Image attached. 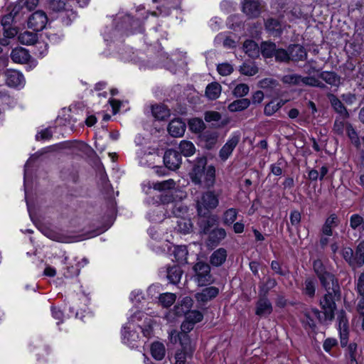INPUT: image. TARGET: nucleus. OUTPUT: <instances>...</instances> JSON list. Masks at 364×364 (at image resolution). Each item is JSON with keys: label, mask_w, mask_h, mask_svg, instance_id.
Segmentation results:
<instances>
[{"label": "nucleus", "mask_w": 364, "mask_h": 364, "mask_svg": "<svg viewBox=\"0 0 364 364\" xmlns=\"http://www.w3.org/2000/svg\"><path fill=\"white\" fill-rule=\"evenodd\" d=\"M206 164L205 156L197 157L189 176L194 184L210 188L215 183V168L213 165L206 167Z\"/></svg>", "instance_id": "1"}, {"label": "nucleus", "mask_w": 364, "mask_h": 364, "mask_svg": "<svg viewBox=\"0 0 364 364\" xmlns=\"http://www.w3.org/2000/svg\"><path fill=\"white\" fill-rule=\"evenodd\" d=\"M341 298V291L338 294H336L332 291H327L323 296L320 299V306L322 309V313L316 309H312V314L318 318L321 323H328L334 318V312L336 309V301Z\"/></svg>", "instance_id": "2"}, {"label": "nucleus", "mask_w": 364, "mask_h": 364, "mask_svg": "<svg viewBox=\"0 0 364 364\" xmlns=\"http://www.w3.org/2000/svg\"><path fill=\"white\" fill-rule=\"evenodd\" d=\"M144 316V313L135 312L129 318V325L123 327L122 331V343L131 348H135L138 346L139 336V333L132 327L131 323L139 321Z\"/></svg>", "instance_id": "3"}, {"label": "nucleus", "mask_w": 364, "mask_h": 364, "mask_svg": "<svg viewBox=\"0 0 364 364\" xmlns=\"http://www.w3.org/2000/svg\"><path fill=\"white\" fill-rule=\"evenodd\" d=\"M218 194L214 191L204 192L197 200V210L200 215H206L210 210L216 208L219 204Z\"/></svg>", "instance_id": "4"}, {"label": "nucleus", "mask_w": 364, "mask_h": 364, "mask_svg": "<svg viewBox=\"0 0 364 364\" xmlns=\"http://www.w3.org/2000/svg\"><path fill=\"white\" fill-rule=\"evenodd\" d=\"M196 272V279L199 286H205L213 282V278L210 274V266L203 262H197L193 267Z\"/></svg>", "instance_id": "5"}, {"label": "nucleus", "mask_w": 364, "mask_h": 364, "mask_svg": "<svg viewBox=\"0 0 364 364\" xmlns=\"http://www.w3.org/2000/svg\"><path fill=\"white\" fill-rule=\"evenodd\" d=\"M240 139V134L234 133L228 139L219 151V157L222 161H225L232 155Z\"/></svg>", "instance_id": "6"}, {"label": "nucleus", "mask_w": 364, "mask_h": 364, "mask_svg": "<svg viewBox=\"0 0 364 364\" xmlns=\"http://www.w3.org/2000/svg\"><path fill=\"white\" fill-rule=\"evenodd\" d=\"M48 22V18L45 12L37 11L32 14L28 20V26L33 31H42Z\"/></svg>", "instance_id": "7"}, {"label": "nucleus", "mask_w": 364, "mask_h": 364, "mask_svg": "<svg viewBox=\"0 0 364 364\" xmlns=\"http://www.w3.org/2000/svg\"><path fill=\"white\" fill-rule=\"evenodd\" d=\"M164 163L166 168L175 171L180 167L182 163V157L177 151L168 149L164 154Z\"/></svg>", "instance_id": "8"}, {"label": "nucleus", "mask_w": 364, "mask_h": 364, "mask_svg": "<svg viewBox=\"0 0 364 364\" xmlns=\"http://www.w3.org/2000/svg\"><path fill=\"white\" fill-rule=\"evenodd\" d=\"M193 306V299L189 296L184 297L179 304L174 306L173 312H169L166 315V318L168 321H171V316L173 314L177 316H181L184 314H187L189 312L190 309Z\"/></svg>", "instance_id": "9"}, {"label": "nucleus", "mask_w": 364, "mask_h": 364, "mask_svg": "<svg viewBox=\"0 0 364 364\" xmlns=\"http://www.w3.org/2000/svg\"><path fill=\"white\" fill-rule=\"evenodd\" d=\"M338 320L341 345L342 347H346L348 339V321L343 311L338 314Z\"/></svg>", "instance_id": "10"}, {"label": "nucleus", "mask_w": 364, "mask_h": 364, "mask_svg": "<svg viewBox=\"0 0 364 364\" xmlns=\"http://www.w3.org/2000/svg\"><path fill=\"white\" fill-rule=\"evenodd\" d=\"M318 278L321 285L325 289L326 292L332 291L336 294H338V291H341L338 281L333 274L329 272H326V274L321 275Z\"/></svg>", "instance_id": "11"}, {"label": "nucleus", "mask_w": 364, "mask_h": 364, "mask_svg": "<svg viewBox=\"0 0 364 364\" xmlns=\"http://www.w3.org/2000/svg\"><path fill=\"white\" fill-rule=\"evenodd\" d=\"M6 83L12 87H21L24 85L23 75L16 70H8L5 72Z\"/></svg>", "instance_id": "12"}, {"label": "nucleus", "mask_w": 364, "mask_h": 364, "mask_svg": "<svg viewBox=\"0 0 364 364\" xmlns=\"http://www.w3.org/2000/svg\"><path fill=\"white\" fill-rule=\"evenodd\" d=\"M261 10L260 2L258 0H244L242 11L250 17L257 16Z\"/></svg>", "instance_id": "13"}, {"label": "nucleus", "mask_w": 364, "mask_h": 364, "mask_svg": "<svg viewBox=\"0 0 364 364\" xmlns=\"http://www.w3.org/2000/svg\"><path fill=\"white\" fill-rule=\"evenodd\" d=\"M218 294L219 289L217 287H209L196 294L195 297L198 302L205 304L216 297Z\"/></svg>", "instance_id": "14"}, {"label": "nucleus", "mask_w": 364, "mask_h": 364, "mask_svg": "<svg viewBox=\"0 0 364 364\" xmlns=\"http://www.w3.org/2000/svg\"><path fill=\"white\" fill-rule=\"evenodd\" d=\"M186 130V124L179 119L172 120L168 127L169 134L174 137L182 136Z\"/></svg>", "instance_id": "15"}, {"label": "nucleus", "mask_w": 364, "mask_h": 364, "mask_svg": "<svg viewBox=\"0 0 364 364\" xmlns=\"http://www.w3.org/2000/svg\"><path fill=\"white\" fill-rule=\"evenodd\" d=\"M272 311L271 302L265 297L260 298L256 304L255 314L259 316L269 315Z\"/></svg>", "instance_id": "16"}, {"label": "nucleus", "mask_w": 364, "mask_h": 364, "mask_svg": "<svg viewBox=\"0 0 364 364\" xmlns=\"http://www.w3.org/2000/svg\"><path fill=\"white\" fill-rule=\"evenodd\" d=\"M291 60L293 61L304 60L306 58L307 53L305 48L298 44L289 46Z\"/></svg>", "instance_id": "17"}, {"label": "nucleus", "mask_w": 364, "mask_h": 364, "mask_svg": "<svg viewBox=\"0 0 364 364\" xmlns=\"http://www.w3.org/2000/svg\"><path fill=\"white\" fill-rule=\"evenodd\" d=\"M339 220L336 215L331 214L326 220L321 231L323 235L331 236L333 235V229L338 225Z\"/></svg>", "instance_id": "18"}, {"label": "nucleus", "mask_w": 364, "mask_h": 364, "mask_svg": "<svg viewBox=\"0 0 364 364\" xmlns=\"http://www.w3.org/2000/svg\"><path fill=\"white\" fill-rule=\"evenodd\" d=\"M227 259V251L224 248H219L214 251L210 257V262L215 267L221 266Z\"/></svg>", "instance_id": "19"}, {"label": "nucleus", "mask_w": 364, "mask_h": 364, "mask_svg": "<svg viewBox=\"0 0 364 364\" xmlns=\"http://www.w3.org/2000/svg\"><path fill=\"white\" fill-rule=\"evenodd\" d=\"M319 77L331 87L338 88L341 83V77L334 72L323 71Z\"/></svg>", "instance_id": "20"}, {"label": "nucleus", "mask_w": 364, "mask_h": 364, "mask_svg": "<svg viewBox=\"0 0 364 364\" xmlns=\"http://www.w3.org/2000/svg\"><path fill=\"white\" fill-rule=\"evenodd\" d=\"M29 54L26 49L23 48H16L11 53L12 60L17 63H24L29 59Z\"/></svg>", "instance_id": "21"}, {"label": "nucleus", "mask_w": 364, "mask_h": 364, "mask_svg": "<svg viewBox=\"0 0 364 364\" xmlns=\"http://www.w3.org/2000/svg\"><path fill=\"white\" fill-rule=\"evenodd\" d=\"M265 27L269 33L274 36H279L283 28L281 23L274 18L268 19L265 23Z\"/></svg>", "instance_id": "22"}, {"label": "nucleus", "mask_w": 364, "mask_h": 364, "mask_svg": "<svg viewBox=\"0 0 364 364\" xmlns=\"http://www.w3.org/2000/svg\"><path fill=\"white\" fill-rule=\"evenodd\" d=\"M151 112L153 116L158 120H165L170 116L169 109L164 105L152 106Z\"/></svg>", "instance_id": "23"}, {"label": "nucleus", "mask_w": 364, "mask_h": 364, "mask_svg": "<svg viewBox=\"0 0 364 364\" xmlns=\"http://www.w3.org/2000/svg\"><path fill=\"white\" fill-rule=\"evenodd\" d=\"M151 354L152 357L157 360H162L166 354V348L164 343L159 341H155L151 345Z\"/></svg>", "instance_id": "24"}, {"label": "nucleus", "mask_w": 364, "mask_h": 364, "mask_svg": "<svg viewBox=\"0 0 364 364\" xmlns=\"http://www.w3.org/2000/svg\"><path fill=\"white\" fill-rule=\"evenodd\" d=\"M226 237V232L223 228H216L209 235L208 245H215Z\"/></svg>", "instance_id": "25"}, {"label": "nucleus", "mask_w": 364, "mask_h": 364, "mask_svg": "<svg viewBox=\"0 0 364 364\" xmlns=\"http://www.w3.org/2000/svg\"><path fill=\"white\" fill-rule=\"evenodd\" d=\"M222 87L218 82L209 84L205 89L206 97L211 100L218 99L221 94Z\"/></svg>", "instance_id": "26"}, {"label": "nucleus", "mask_w": 364, "mask_h": 364, "mask_svg": "<svg viewBox=\"0 0 364 364\" xmlns=\"http://www.w3.org/2000/svg\"><path fill=\"white\" fill-rule=\"evenodd\" d=\"M250 105V101L247 98L236 100L228 105V109L231 112H240L247 109Z\"/></svg>", "instance_id": "27"}, {"label": "nucleus", "mask_w": 364, "mask_h": 364, "mask_svg": "<svg viewBox=\"0 0 364 364\" xmlns=\"http://www.w3.org/2000/svg\"><path fill=\"white\" fill-rule=\"evenodd\" d=\"M172 252L177 262L179 264L186 263L188 251L186 246H175Z\"/></svg>", "instance_id": "28"}, {"label": "nucleus", "mask_w": 364, "mask_h": 364, "mask_svg": "<svg viewBox=\"0 0 364 364\" xmlns=\"http://www.w3.org/2000/svg\"><path fill=\"white\" fill-rule=\"evenodd\" d=\"M364 264V241L360 242L354 255V269L360 267Z\"/></svg>", "instance_id": "29"}, {"label": "nucleus", "mask_w": 364, "mask_h": 364, "mask_svg": "<svg viewBox=\"0 0 364 364\" xmlns=\"http://www.w3.org/2000/svg\"><path fill=\"white\" fill-rule=\"evenodd\" d=\"M176 187V182L173 179L163 181L161 182L154 183L152 188L160 192H165L173 190Z\"/></svg>", "instance_id": "30"}, {"label": "nucleus", "mask_w": 364, "mask_h": 364, "mask_svg": "<svg viewBox=\"0 0 364 364\" xmlns=\"http://www.w3.org/2000/svg\"><path fill=\"white\" fill-rule=\"evenodd\" d=\"M284 105L282 100H274L267 104L264 107V112L267 116H271Z\"/></svg>", "instance_id": "31"}, {"label": "nucleus", "mask_w": 364, "mask_h": 364, "mask_svg": "<svg viewBox=\"0 0 364 364\" xmlns=\"http://www.w3.org/2000/svg\"><path fill=\"white\" fill-rule=\"evenodd\" d=\"M182 270L180 267L174 265L168 269L167 278L173 284H177L181 280Z\"/></svg>", "instance_id": "32"}, {"label": "nucleus", "mask_w": 364, "mask_h": 364, "mask_svg": "<svg viewBox=\"0 0 364 364\" xmlns=\"http://www.w3.org/2000/svg\"><path fill=\"white\" fill-rule=\"evenodd\" d=\"M243 50L245 53L251 58H255L259 54V47L257 44L252 40L245 41L243 44Z\"/></svg>", "instance_id": "33"}, {"label": "nucleus", "mask_w": 364, "mask_h": 364, "mask_svg": "<svg viewBox=\"0 0 364 364\" xmlns=\"http://www.w3.org/2000/svg\"><path fill=\"white\" fill-rule=\"evenodd\" d=\"M18 41L21 44L33 45L37 41L36 33L31 31H24L18 35Z\"/></svg>", "instance_id": "34"}, {"label": "nucleus", "mask_w": 364, "mask_h": 364, "mask_svg": "<svg viewBox=\"0 0 364 364\" xmlns=\"http://www.w3.org/2000/svg\"><path fill=\"white\" fill-rule=\"evenodd\" d=\"M168 338L171 343H176L179 341L184 348H186V346L188 342V338L187 335L182 333H178L176 331L173 330L169 333Z\"/></svg>", "instance_id": "35"}, {"label": "nucleus", "mask_w": 364, "mask_h": 364, "mask_svg": "<svg viewBox=\"0 0 364 364\" xmlns=\"http://www.w3.org/2000/svg\"><path fill=\"white\" fill-rule=\"evenodd\" d=\"M178 148L181 154L186 157L193 156L196 152L194 144L189 141H181Z\"/></svg>", "instance_id": "36"}, {"label": "nucleus", "mask_w": 364, "mask_h": 364, "mask_svg": "<svg viewBox=\"0 0 364 364\" xmlns=\"http://www.w3.org/2000/svg\"><path fill=\"white\" fill-rule=\"evenodd\" d=\"M331 106L335 109V111L341 114H346L347 110L346 107L343 106L341 101L334 95L330 94L328 95Z\"/></svg>", "instance_id": "37"}, {"label": "nucleus", "mask_w": 364, "mask_h": 364, "mask_svg": "<svg viewBox=\"0 0 364 364\" xmlns=\"http://www.w3.org/2000/svg\"><path fill=\"white\" fill-rule=\"evenodd\" d=\"M176 295L173 293H164L161 294L159 296V301L161 305L164 307H169L171 306L176 301Z\"/></svg>", "instance_id": "38"}, {"label": "nucleus", "mask_w": 364, "mask_h": 364, "mask_svg": "<svg viewBox=\"0 0 364 364\" xmlns=\"http://www.w3.org/2000/svg\"><path fill=\"white\" fill-rule=\"evenodd\" d=\"M277 50L276 44L274 43L264 42L261 46V52L264 57L272 58L274 55Z\"/></svg>", "instance_id": "39"}, {"label": "nucleus", "mask_w": 364, "mask_h": 364, "mask_svg": "<svg viewBox=\"0 0 364 364\" xmlns=\"http://www.w3.org/2000/svg\"><path fill=\"white\" fill-rule=\"evenodd\" d=\"M282 81L285 84L301 85L302 76L297 74H288L282 77Z\"/></svg>", "instance_id": "40"}, {"label": "nucleus", "mask_w": 364, "mask_h": 364, "mask_svg": "<svg viewBox=\"0 0 364 364\" xmlns=\"http://www.w3.org/2000/svg\"><path fill=\"white\" fill-rule=\"evenodd\" d=\"M178 230L183 233H189L192 230V223L189 219L181 218L177 220Z\"/></svg>", "instance_id": "41"}, {"label": "nucleus", "mask_w": 364, "mask_h": 364, "mask_svg": "<svg viewBox=\"0 0 364 364\" xmlns=\"http://www.w3.org/2000/svg\"><path fill=\"white\" fill-rule=\"evenodd\" d=\"M242 74L247 76L255 75L258 73V68L253 63H245L240 69Z\"/></svg>", "instance_id": "42"}, {"label": "nucleus", "mask_w": 364, "mask_h": 364, "mask_svg": "<svg viewBox=\"0 0 364 364\" xmlns=\"http://www.w3.org/2000/svg\"><path fill=\"white\" fill-rule=\"evenodd\" d=\"M346 355L350 364H357V344L355 343H350L347 346Z\"/></svg>", "instance_id": "43"}, {"label": "nucleus", "mask_w": 364, "mask_h": 364, "mask_svg": "<svg viewBox=\"0 0 364 364\" xmlns=\"http://www.w3.org/2000/svg\"><path fill=\"white\" fill-rule=\"evenodd\" d=\"M188 126L190 129L195 133H199L205 128L203 121L199 118L191 119L188 122Z\"/></svg>", "instance_id": "44"}, {"label": "nucleus", "mask_w": 364, "mask_h": 364, "mask_svg": "<svg viewBox=\"0 0 364 364\" xmlns=\"http://www.w3.org/2000/svg\"><path fill=\"white\" fill-rule=\"evenodd\" d=\"M303 291L306 295L309 296L311 298L314 296L316 287L315 282L312 279L308 278L305 280L303 287Z\"/></svg>", "instance_id": "45"}, {"label": "nucleus", "mask_w": 364, "mask_h": 364, "mask_svg": "<svg viewBox=\"0 0 364 364\" xmlns=\"http://www.w3.org/2000/svg\"><path fill=\"white\" fill-rule=\"evenodd\" d=\"M301 85H309L319 88H325L326 85L314 77H302Z\"/></svg>", "instance_id": "46"}, {"label": "nucleus", "mask_w": 364, "mask_h": 364, "mask_svg": "<svg viewBox=\"0 0 364 364\" xmlns=\"http://www.w3.org/2000/svg\"><path fill=\"white\" fill-rule=\"evenodd\" d=\"M237 211L235 208H229L223 215V222L226 225L232 224L237 219Z\"/></svg>", "instance_id": "47"}, {"label": "nucleus", "mask_w": 364, "mask_h": 364, "mask_svg": "<svg viewBox=\"0 0 364 364\" xmlns=\"http://www.w3.org/2000/svg\"><path fill=\"white\" fill-rule=\"evenodd\" d=\"M205 141V146L210 149L217 142L218 134L216 132L205 133L203 136Z\"/></svg>", "instance_id": "48"}, {"label": "nucleus", "mask_w": 364, "mask_h": 364, "mask_svg": "<svg viewBox=\"0 0 364 364\" xmlns=\"http://www.w3.org/2000/svg\"><path fill=\"white\" fill-rule=\"evenodd\" d=\"M250 91L249 86L244 83L238 84L232 91V94L236 97H242L248 94Z\"/></svg>", "instance_id": "49"}, {"label": "nucleus", "mask_w": 364, "mask_h": 364, "mask_svg": "<svg viewBox=\"0 0 364 364\" xmlns=\"http://www.w3.org/2000/svg\"><path fill=\"white\" fill-rule=\"evenodd\" d=\"M341 255L343 259L354 268V254L350 247H343L341 250Z\"/></svg>", "instance_id": "50"}, {"label": "nucleus", "mask_w": 364, "mask_h": 364, "mask_svg": "<svg viewBox=\"0 0 364 364\" xmlns=\"http://www.w3.org/2000/svg\"><path fill=\"white\" fill-rule=\"evenodd\" d=\"M275 60L279 62H287L291 60L289 51L282 48H277L274 53Z\"/></svg>", "instance_id": "51"}, {"label": "nucleus", "mask_w": 364, "mask_h": 364, "mask_svg": "<svg viewBox=\"0 0 364 364\" xmlns=\"http://www.w3.org/2000/svg\"><path fill=\"white\" fill-rule=\"evenodd\" d=\"M217 70L220 75L227 76L233 72V67L228 63L218 64Z\"/></svg>", "instance_id": "52"}, {"label": "nucleus", "mask_w": 364, "mask_h": 364, "mask_svg": "<svg viewBox=\"0 0 364 364\" xmlns=\"http://www.w3.org/2000/svg\"><path fill=\"white\" fill-rule=\"evenodd\" d=\"M186 318V319H188V321L196 324L203 320V315L199 311L193 310L188 312Z\"/></svg>", "instance_id": "53"}, {"label": "nucleus", "mask_w": 364, "mask_h": 364, "mask_svg": "<svg viewBox=\"0 0 364 364\" xmlns=\"http://www.w3.org/2000/svg\"><path fill=\"white\" fill-rule=\"evenodd\" d=\"M87 263H88V260L86 258H83L81 260V262H78L77 267H76V268H73V267H68V272H67V274L65 273V277H73L74 275H78V274L80 272L79 267H82L85 265L87 264Z\"/></svg>", "instance_id": "54"}, {"label": "nucleus", "mask_w": 364, "mask_h": 364, "mask_svg": "<svg viewBox=\"0 0 364 364\" xmlns=\"http://www.w3.org/2000/svg\"><path fill=\"white\" fill-rule=\"evenodd\" d=\"M204 118L207 122H218L221 119V114L215 111H208L205 113Z\"/></svg>", "instance_id": "55"}, {"label": "nucleus", "mask_w": 364, "mask_h": 364, "mask_svg": "<svg viewBox=\"0 0 364 364\" xmlns=\"http://www.w3.org/2000/svg\"><path fill=\"white\" fill-rule=\"evenodd\" d=\"M348 136L350 139L351 141L357 146L360 144V141L358 137L357 133L355 129L350 126L348 125L346 127Z\"/></svg>", "instance_id": "56"}, {"label": "nucleus", "mask_w": 364, "mask_h": 364, "mask_svg": "<svg viewBox=\"0 0 364 364\" xmlns=\"http://www.w3.org/2000/svg\"><path fill=\"white\" fill-rule=\"evenodd\" d=\"M304 322L309 325L310 328H314L316 326L315 319H318V318L312 314L311 310L306 311L304 313Z\"/></svg>", "instance_id": "57"}, {"label": "nucleus", "mask_w": 364, "mask_h": 364, "mask_svg": "<svg viewBox=\"0 0 364 364\" xmlns=\"http://www.w3.org/2000/svg\"><path fill=\"white\" fill-rule=\"evenodd\" d=\"M130 299L134 304H137L141 302L144 300V296L142 295V291L141 290L136 289L132 291L130 295Z\"/></svg>", "instance_id": "58"}, {"label": "nucleus", "mask_w": 364, "mask_h": 364, "mask_svg": "<svg viewBox=\"0 0 364 364\" xmlns=\"http://www.w3.org/2000/svg\"><path fill=\"white\" fill-rule=\"evenodd\" d=\"M363 221V219L360 215H359L358 214H354V215H351V217H350V227L353 229H356L360 225H361Z\"/></svg>", "instance_id": "59"}, {"label": "nucleus", "mask_w": 364, "mask_h": 364, "mask_svg": "<svg viewBox=\"0 0 364 364\" xmlns=\"http://www.w3.org/2000/svg\"><path fill=\"white\" fill-rule=\"evenodd\" d=\"M341 98L343 101L348 105H353L357 100L355 95L350 92L342 95Z\"/></svg>", "instance_id": "60"}, {"label": "nucleus", "mask_w": 364, "mask_h": 364, "mask_svg": "<svg viewBox=\"0 0 364 364\" xmlns=\"http://www.w3.org/2000/svg\"><path fill=\"white\" fill-rule=\"evenodd\" d=\"M314 269L317 274L318 277H319L321 275H323L326 274L327 272L324 270L323 265L321 260H316L314 262Z\"/></svg>", "instance_id": "61"}, {"label": "nucleus", "mask_w": 364, "mask_h": 364, "mask_svg": "<svg viewBox=\"0 0 364 364\" xmlns=\"http://www.w3.org/2000/svg\"><path fill=\"white\" fill-rule=\"evenodd\" d=\"M53 134V132L51 131L50 128H47L45 129L41 130L36 134L37 139H49Z\"/></svg>", "instance_id": "62"}, {"label": "nucleus", "mask_w": 364, "mask_h": 364, "mask_svg": "<svg viewBox=\"0 0 364 364\" xmlns=\"http://www.w3.org/2000/svg\"><path fill=\"white\" fill-rule=\"evenodd\" d=\"M357 311L362 318V328L364 330V297H361L357 305Z\"/></svg>", "instance_id": "63"}, {"label": "nucleus", "mask_w": 364, "mask_h": 364, "mask_svg": "<svg viewBox=\"0 0 364 364\" xmlns=\"http://www.w3.org/2000/svg\"><path fill=\"white\" fill-rule=\"evenodd\" d=\"M358 292L364 297V273L361 274L357 283Z\"/></svg>", "instance_id": "64"}]
</instances>
